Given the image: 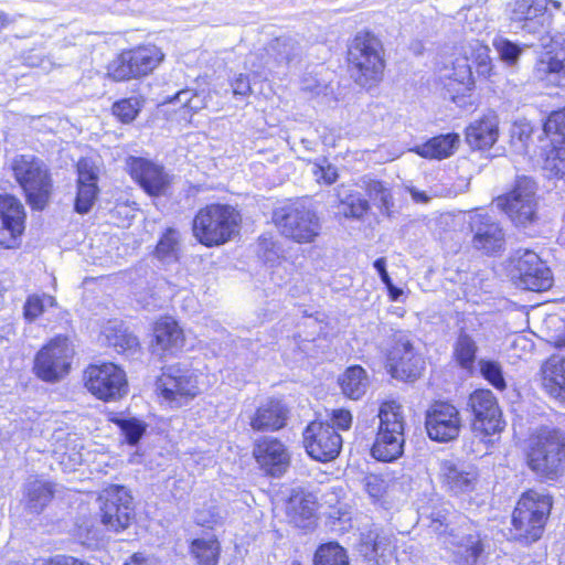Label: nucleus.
<instances>
[{
	"label": "nucleus",
	"mask_w": 565,
	"mask_h": 565,
	"mask_svg": "<svg viewBox=\"0 0 565 565\" xmlns=\"http://www.w3.org/2000/svg\"><path fill=\"white\" fill-rule=\"evenodd\" d=\"M384 50L379 38L370 32H359L353 39L348 61L355 83L363 87L377 84L384 73Z\"/></svg>",
	"instance_id": "f257e3e1"
},
{
	"label": "nucleus",
	"mask_w": 565,
	"mask_h": 565,
	"mask_svg": "<svg viewBox=\"0 0 565 565\" xmlns=\"http://www.w3.org/2000/svg\"><path fill=\"white\" fill-rule=\"evenodd\" d=\"M526 460L540 478L557 479L564 470L565 433L555 428L541 429L531 440Z\"/></svg>",
	"instance_id": "f03ea898"
},
{
	"label": "nucleus",
	"mask_w": 565,
	"mask_h": 565,
	"mask_svg": "<svg viewBox=\"0 0 565 565\" xmlns=\"http://www.w3.org/2000/svg\"><path fill=\"white\" fill-rule=\"evenodd\" d=\"M377 416L380 425L371 454L376 460L392 462L404 452L405 420L402 406L395 401L384 402Z\"/></svg>",
	"instance_id": "7ed1b4c3"
},
{
	"label": "nucleus",
	"mask_w": 565,
	"mask_h": 565,
	"mask_svg": "<svg viewBox=\"0 0 565 565\" xmlns=\"http://www.w3.org/2000/svg\"><path fill=\"white\" fill-rule=\"evenodd\" d=\"M551 509L552 498L548 494L535 490L523 493L512 515L514 539L526 543L537 541L543 534Z\"/></svg>",
	"instance_id": "20e7f679"
},
{
	"label": "nucleus",
	"mask_w": 565,
	"mask_h": 565,
	"mask_svg": "<svg viewBox=\"0 0 565 565\" xmlns=\"http://www.w3.org/2000/svg\"><path fill=\"white\" fill-rule=\"evenodd\" d=\"M238 212L223 204H211L201 209L193 220V234L205 246H217L230 241L237 232Z\"/></svg>",
	"instance_id": "39448f33"
},
{
	"label": "nucleus",
	"mask_w": 565,
	"mask_h": 565,
	"mask_svg": "<svg viewBox=\"0 0 565 565\" xmlns=\"http://www.w3.org/2000/svg\"><path fill=\"white\" fill-rule=\"evenodd\" d=\"M11 168L30 205L43 210L52 192V180L45 163L33 154H20L13 158Z\"/></svg>",
	"instance_id": "423d86ee"
},
{
	"label": "nucleus",
	"mask_w": 565,
	"mask_h": 565,
	"mask_svg": "<svg viewBox=\"0 0 565 565\" xmlns=\"http://www.w3.org/2000/svg\"><path fill=\"white\" fill-rule=\"evenodd\" d=\"M273 220L282 236L298 244L315 242L322 228L316 211L298 202L276 209Z\"/></svg>",
	"instance_id": "0eeeda50"
},
{
	"label": "nucleus",
	"mask_w": 565,
	"mask_h": 565,
	"mask_svg": "<svg viewBox=\"0 0 565 565\" xmlns=\"http://www.w3.org/2000/svg\"><path fill=\"white\" fill-rule=\"evenodd\" d=\"M164 58L156 45H142L125 51L111 61L107 74L116 82L138 78L150 74Z\"/></svg>",
	"instance_id": "6e6552de"
},
{
	"label": "nucleus",
	"mask_w": 565,
	"mask_h": 565,
	"mask_svg": "<svg viewBox=\"0 0 565 565\" xmlns=\"http://www.w3.org/2000/svg\"><path fill=\"white\" fill-rule=\"evenodd\" d=\"M74 353L70 340L66 337L57 335L36 353L34 373L42 381L58 382L68 374Z\"/></svg>",
	"instance_id": "1a4fd4ad"
},
{
	"label": "nucleus",
	"mask_w": 565,
	"mask_h": 565,
	"mask_svg": "<svg viewBox=\"0 0 565 565\" xmlns=\"http://www.w3.org/2000/svg\"><path fill=\"white\" fill-rule=\"evenodd\" d=\"M156 386L159 395L175 407L186 404L199 394L196 376L180 363L163 366Z\"/></svg>",
	"instance_id": "9d476101"
},
{
	"label": "nucleus",
	"mask_w": 565,
	"mask_h": 565,
	"mask_svg": "<svg viewBox=\"0 0 565 565\" xmlns=\"http://www.w3.org/2000/svg\"><path fill=\"white\" fill-rule=\"evenodd\" d=\"M511 221L518 226H526L536 220L537 200L535 182L529 177H519L513 189L497 199Z\"/></svg>",
	"instance_id": "9b49d317"
},
{
	"label": "nucleus",
	"mask_w": 565,
	"mask_h": 565,
	"mask_svg": "<svg viewBox=\"0 0 565 565\" xmlns=\"http://www.w3.org/2000/svg\"><path fill=\"white\" fill-rule=\"evenodd\" d=\"M85 387L97 398L116 401L127 393L124 370L114 363L92 364L84 372Z\"/></svg>",
	"instance_id": "f8f14e48"
},
{
	"label": "nucleus",
	"mask_w": 565,
	"mask_h": 565,
	"mask_svg": "<svg viewBox=\"0 0 565 565\" xmlns=\"http://www.w3.org/2000/svg\"><path fill=\"white\" fill-rule=\"evenodd\" d=\"M102 522L116 532L129 526L135 516L132 497L126 488L111 484L99 495Z\"/></svg>",
	"instance_id": "ddd939ff"
},
{
	"label": "nucleus",
	"mask_w": 565,
	"mask_h": 565,
	"mask_svg": "<svg viewBox=\"0 0 565 565\" xmlns=\"http://www.w3.org/2000/svg\"><path fill=\"white\" fill-rule=\"evenodd\" d=\"M461 427L460 413L455 405L436 401L427 408L425 428L431 440L438 443L455 440L459 436Z\"/></svg>",
	"instance_id": "4468645a"
},
{
	"label": "nucleus",
	"mask_w": 565,
	"mask_h": 565,
	"mask_svg": "<svg viewBox=\"0 0 565 565\" xmlns=\"http://www.w3.org/2000/svg\"><path fill=\"white\" fill-rule=\"evenodd\" d=\"M387 366L395 379L413 381L420 375L424 361L407 334L403 332L394 334V344L387 356Z\"/></svg>",
	"instance_id": "2eb2a0df"
},
{
	"label": "nucleus",
	"mask_w": 565,
	"mask_h": 565,
	"mask_svg": "<svg viewBox=\"0 0 565 565\" xmlns=\"http://www.w3.org/2000/svg\"><path fill=\"white\" fill-rule=\"evenodd\" d=\"M469 230L471 246L483 255H497L503 250L505 235L500 223L492 216L483 213L469 215Z\"/></svg>",
	"instance_id": "dca6fc26"
},
{
	"label": "nucleus",
	"mask_w": 565,
	"mask_h": 565,
	"mask_svg": "<svg viewBox=\"0 0 565 565\" xmlns=\"http://www.w3.org/2000/svg\"><path fill=\"white\" fill-rule=\"evenodd\" d=\"M303 443L310 457L318 461L334 459L342 447V437L329 423L311 422L303 431Z\"/></svg>",
	"instance_id": "f3484780"
},
{
	"label": "nucleus",
	"mask_w": 565,
	"mask_h": 565,
	"mask_svg": "<svg viewBox=\"0 0 565 565\" xmlns=\"http://www.w3.org/2000/svg\"><path fill=\"white\" fill-rule=\"evenodd\" d=\"M532 76L544 87H565V41H553L537 57Z\"/></svg>",
	"instance_id": "a211bd4d"
},
{
	"label": "nucleus",
	"mask_w": 565,
	"mask_h": 565,
	"mask_svg": "<svg viewBox=\"0 0 565 565\" xmlns=\"http://www.w3.org/2000/svg\"><path fill=\"white\" fill-rule=\"evenodd\" d=\"M514 258V268L518 273L519 286L531 291H545L553 285L550 268L532 250L518 252Z\"/></svg>",
	"instance_id": "6ab92c4d"
},
{
	"label": "nucleus",
	"mask_w": 565,
	"mask_h": 565,
	"mask_svg": "<svg viewBox=\"0 0 565 565\" xmlns=\"http://www.w3.org/2000/svg\"><path fill=\"white\" fill-rule=\"evenodd\" d=\"M468 406L475 415V428L486 435H493L503 430L505 423L498 401L490 390L475 391L468 402Z\"/></svg>",
	"instance_id": "aec40b11"
},
{
	"label": "nucleus",
	"mask_w": 565,
	"mask_h": 565,
	"mask_svg": "<svg viewBox=\"0 0 565 565\" xmlns=\"http://www.w3.org/2000/svg\"><path fill=\"white\" fill-rule=\"evenodd\" d=\"M253 455L260 468L271 477L282 476L289 465L290 455L277 438L263 437L255 444Z\"/></svg>",
	"instance_id": "412c9836"
},
{
	"label": "nucleus",
	"mask_w": 565,
	"mask_h": 565,
	"mask_svg": "<svg viewBox=\"0 0 565 565\" xmlns=\"http://www.w3.org/2000/svg\"><path fill=\"white\" fill-rule=\"evenodd\" d=\"M129 173L150 195L158 196L167 192L171 183L164 169L142 158H130Z\"/></svg>",
	"instance_id": "4be33fe9"
},
{
	"label": "nucleus",
	"mask_w": 565,
	"mask_h": 565,
	"mask_svg": "<svg viewBox=\"0 0 565 565\" xmlns=\"http://www.w3.org/2000/svg\"><path fill=\"white\" fill-rule=\"evenodd\" d=\"M439 473L443 486L454 494L473 491L479 477L475 466L450 459L440 462Z\"/></svg>",
	"instance_id": "5701e85b"
},
{
	"label": "nucleus",
	"mask_w": 565,
	"mask_h": 565,
	"mask_svg": "<svg viewBox=\"0 0 565 565\" xmlns=\"http://www.w3.org/2000/svg\"><path fill=\"white\" fill-rule=\"evenodd\" d=\"M318 502L316 497L301 488L291 489L286 501V514L290 523L309 529L316 520Z\"/></svg>",
	"instance_id": "b1692460"
},
{
	"label": "nucleus",
	"mask_w": 565,
	"mask_h": 565,
	"mask_svg": "<svg viewBox=\"0 0 565 565\" xmlns=\"http://www.w3.org/2000/svg\"><path fill=\"white\" fill-rule=\"evenodd\" d=\"M545 9L543 0H512L507 4L505 13L511 25L534 33L536 20L544 14Z\"/></svg>",
	"instance_id": "393cba45"
},
{
	"label": "nucleus",
	"mask_w": 565,
	"mask_h": 565,
	"mask_svg": "<svg viewBox=\"0 0 565 565\" xmlns=\"http://www.w3.org/2000/svg\"><path fill=\"white\" fill-rule=\"evenodd\" d=\"M542 385L553 398L565 402V356L553 354L541 367Z\"/></svg>",
	"instance_id": "a878e982"
},
{
	"label": "nucleus",
	"mask_w": 565,
	"mask_h": 565,
	"mask_svg": "<svg viewBox=\"0 0 565 565\" xmlns=\"http://www.w3.org/2000/svg\"><path fill=\"white\" fill-rule=\"evenodd\" d=\"M287 408L280 402L270 399L260 405L250 417L249 425L254 430H278L286 425Z\"/></svg>",
	"instance_id": "bb28decb"
},
{
	"label": "nucleus",
	"mask_w": 565,
	"mask_h": 565,
	"mask_svg": "<svg viewBox=\"0 0 565 565\" xmlns=\"http://www.w3.org/2000/svg\"><path fill=\"white\" fill-rule=\"evenodd\" d=\"M498 136V119L493 114L471 122L466 132L467 142L476 149L490 148L497 141Z\"/></svg>",
	"instance_id": "cd10ccee"
},
{
	"label": "nucleus",
	"mask_w": 565,
	"mask_h": 565,
	"mask_svg": "<svg viewBox=\"0 0 565 565\" xmlns=\"http://www.w3.org/2000/svg\"><path fill=\"white\" fill-rule=\"evenodd\" d=\"M153 333L156 341L154 348L162 352L173 354L184 344L183 330L172 318L166 317L158 320L154 324Z\"/></svg>",
	"instance_id": "c85d7f7f"
},
{
	"label": "nucleus",
	"mask_w": 565,
	"mask_h": 565,
	"mask_svg": "<svg viewBox=\"0 0 565 565\" xmlns=\"http://www.w3.org/2000/svg\"><path fill=\"white\" fill-rule=\"evenodd\" d=\"M24 209L21 202L12 195H0L1 227L12 236L20 235L24 230Z\"/></svg>",
	"instance_id": "c756f323"
},
{
	"label": "nucleus",
	"mask_w": 565,
	"mask_h": 565,
	"mask_svg": "<svg viewBox=\"0 0 565 565\" xmlns=\"http://www.w3.org/2000/svg\"><path fill=\"white\" fill-rule=\"evenodd\" d=\"M444 543L449 547L457 548L456 553L461 554L467 561L476 563L483 551V546L479 534L476 531L463 532L461 530L451 529L444 539Z\"/></svg>",
	"instance_id": "7c9ffc66"
},
{
	"label": "nucleus",
	"mask_w": 565,
	"mask_h": 565,
	"mask_svg": "<svg viewBox=\"0 0 565 565\" xmlns=\"http://www.w3.org/2000/svg\"><path fill=\"white\" fill-rule=\"evenodd\" d=\"M53 487L50 482L30 478L24 484L23 499L25 502V509L31 513H40L47 505L53 498Z\"/></svg>",
	"instance_id": "2f4dec72"
},
{
	"label": "nucleus",
	"mask_w": 565,
	"mask_h": 565,
	"mask_svg": "<svg viewBox=\"0 0 565 565\" xmlns=\"http://www.w3.org/2000/svg\"><path fill=\"white\" fill-rule=\"evenodd\" d=\"M459 142L460 139L457 134L439 135L417 146L413 151L423 158L441 160L454 154Z\"/></svg>",
	"instance_id": "473e14b6"
},
{
	"label": "nucleus",
	"mask_w": 565,
	"mask_h": 565,
	"mask_svg": "<svg viewBox=\"0 0 565 565\" xmlns=\"http://www.w3.org/2000/svg\"><path fill=\"white\" fill-rule=\"evenodd\" d=\"M478 344L475 338L463 328H460L452 344V358L463 370H471L475 365Z\"/></svg>",
	"instance_id": "72a5a7b5"
},
{
	"label": "nucleus",
	"mask_w": 565,
	"mask_h": 565,
	"mask_svg": "<svg viewBox=\"0 0 565 565\" xmlns=\"http://www.w3.org/2000/svg\"><path fill=\"white\" fill-rule=\"evenodd\" d=\"M105 337L109 347L119 353H135L139 349L136 335L122 328L120 323H113L105 329Z\"/></svg>",
	"instance_id": "f704fd0d"
},
{
	"label": "nucleus",
	"mask_w": 565,
	"mask_h": 565,
	"mask_svg": "<svg viewBox=\"0 0 565 565\" xmlns=\"http://www.w3.org/2000/svg\"><path fill=\"white\" fill-rule=\"evenodd\" d=\"M340 385L343 394L349 398H361L367 387L365 371L361 366L349 367L340 377Z\"/></svg>",
	"instance_id": "c9c22d12"
},
{
	"label": "nucleus",
	"mask_w": 565,
	"mask_h": 565,
	"mask_svg": "<svg viewBox=\"0 0 565 565\" xmlns=\"http://www.w3.org/2000/svg\"><path fill=\"white\" fill-rule=\"evenodd\" d=\"M190 550L199 565H216L218 562L220 543L214 537L195 539Z\"/></svg>",
	"instance_id": "e433bc0d"
},
{
	"label": "nucleus",
	"mask_w": 565,
	"mask_h": 565,
	"mask_svg": "<svg viewBox=\"0 0 565 565\" xmlns=\"http://www.w3.org/2000/svg\"><path fill=\"white\" fill-rule=\"evenodd\" d=\"M449 82L447 84L449 89L456 90L457 93L465 94L471 90L475 81L471 72V66L467 58L457 60L454 65L451 74L448 76Z\"/></svg>",
	"instance_id": "4c0bfd02"
},
{
	"label": "nucleus",
	"mask_w": 565,
	"mask_h": 565,
	"mask_svg": "<svg viewBox=\"0 0 565 565\" xmlns=\"http://www.w3.org/2000/svg\"><path fill=\"white\" fill-rule=\"evenodd\" d=\"M313 565H350L345 550L338 543H327L318 547Z\"/></svg>",
	"instance_id": "58836bf2"
},
{
	"label": "nucleus",
	"mask_w": 565,
	"mask_h": 565,
	"mask_svg": "<svg viewBox=\"0 0 565 565\" xmlns=\"http://www.w3.org/2000/svg\"><path fill=\"white\" fill-rule=\"evenodd\" d=\"M54 306H56L55 298L50 295H31L26 298L23 306L24 319L29 322H33L44 312L46 307Z\"/></svg>",
	"instance_id": "ea45409f"
},
{
	"label": "nucleus",
	"mask_w": 565,
	"mask_h": 565,
	"mask_svg": "<svg viewBox=\"0 0 565 565\" xmlns=\"http://www.w3.org/2000/svg\"><path fill=\"white\" fill-rule=\"evenodd\" d=\"M492 45L498 52L501 61L508 66H515L523 52V49L519 44L501 35H497L492 40Z\"/></svg>",
	"instance_id": "a19ab883"
},
{
	"label": "nucleus",
	"mask_w": 565,
	"mask_h": 565,
	"mask_svg": "<svg viewBox=\"0 0 565 565\" xmlns=\"http://www.w3.org/2000/svg\"><path fill=\"white\" fill-rule=\"evenodd\" d=\"M359 185L372 200L380 201L382 207L388 212L392 206V196L390 190L383 182L364 177L361 179Z\"/></svg>",
	"instance_id": "79ce46f5"
},
{
	"label": "nucleus",
	"mask_w": 565,
	"mask_h": 565,
	"mask_svg": "<svg viewBox=\"0 0 565 565\" xmlns=\"http://www.w3.org/2000/svg\"><path fill=\"white\" fill-rule=\"evenodd\" d=\"M543 169L550 177L565 180V148L553 147L545 157Z\"/></svg>",
	"instance_id": "37998d69"
},
{
	"label": "nucleus",
	"mask_w": 565,
	"mask_h": 565,
	"mask_svg": "<svg viewBox=\"0 0 565 565\" xmlns=\"http://www.w3.org/2000/svg\"><path fill=\"white\" fill-rule=\"evenodd\" d=\"M472 57L480 76L489 78L493 74V63L490 56V49L487 45L476 41L472 44Z\"/></svg>",
	"instance_id": "c03bdc74"
},
{
	"label": "nucleus",
	"mask_w": 565,
	"mask_h": 565,
	"mask_svg": "<svg viewBox=\"0 0 565 565\" xmlns=\"http://www.w3.org/2000/svg\"><path fill=\"white\" fill-rule=\"evenodd\" d=\"M141 108V100L138 97L124 98L113 105V114L125 124L131 122Z\"/></svg>",
	"instance_id": "a18cd8bd"
},
{
	"label": "nucleus",
	"mask_w": 565,
	"mask_h": 565,
	"mask_svg": "<svg viewBox=\"0 0 565 565\" xmlns=\"http://www.w3.org/2000/svg\"><path fill=\"white\" fill-rule=\"evenodd\" d=\"M479 369L481 375L497 390H505L507 383L503 377L502 366L499 362L491 360H480Z\"/></svg>",
	"instance_id": "49530a36"
},
{
	"label": "nucleus",
	"mask_w": 565,
	"mask_h": 565,
	"mask_svg": "<svg viewBox=\"0 0 565 565\" xmlns=\"http://www.w3.org/2000/svg\"><path fill=\"white\" fill-rule=\"evenodd\" d=\"M178 245L179 233L175 230L169 228L160 238L156 254L161 260L169 262L175 258Z\"/></svg>",
	"instance_id": "de8ad7c7"
},
{
	"label": "nucleus",
	"mask_w": 565,
	"mask_h": 565,
	"mask_svg": "<svg viewBox=\"0 0 565 565\" xmlns=\"http://www.w3.org/2000/svg\"><path fill=\"white\" fill-rule=\"evenodd\" d=\"M345 217L361 218L369 211V202L359 193H350L341 200Z\"/></svg>",
	"instance_id": "09e8293b"
},
{
	"label": "nucleus",
	"mask_w": 565,
	"mask_h": 565,
	"mask_svg": "<svg viewBox=\"0 0 565 565\" xmlns=\"http://www.w3.org/2000/svg\"><path fill=\"white\" fill-rule=\"evenodd\" d=\"M98 194V186L95 183L77 185L75 211L81 214L89 212Z\"/></svg>",
	"instance_id": "8fccbe9b"
},
{
	"label": "nucleus",
	"mask_w": 565,
	"mask_h": 565,
	"mask_svg": "<svg viewBox=\"0 0 565 565\" xmlns=\"http://www.w3.org/2000/svg\"><path fill=\"white\" fill-rule=\"evenodd\" d=\"M273 49L278 53L277 63L279 65H288L299 54L298 44L291 39H278L276 40Z\"/></svg>",
	"instance_id": "3c124183"
},
{
	"label": "nucleus",
	"mask_w": 565,
	"mask_h": 565,
	"mask_svg": "<svg viewBox=\"0 0 565 565\" xmlns=\"http://www.w3.org/2000/svg\"><path fill=\"white\" fill-rule=\"evenodd\" d=\"M544 132L547 136H557L559 138L553 139L554 142H561L565 139V107L548 116L544 124Z\"/></svg>",
	"instance_id": "603ef678"
},
{
	"label": "nucleus",
	"mask_w": 565,
	"mask_h": 565,
	"mask_svg": "<svg viewBox=\"0 0 565 565\" xmlns=\"http://www.w3.org/2000/svg\"><path fill=\"white\" fill-rule=\"evenodd\" d=\"M312 174L319 183L333 184L338 180V170L326 158L312 163Z\"/></svg>",
	"instance_id": "864d4df0"
},
{
	"label": "nucleus",
	"mask_w": 565,
	"mask_h": 565,
	"mask_svg": "<svg viewBox=\"0 0 565 565\" xmlns=\"http://www.w3.org/2000/svg\"><path fill=\"white\" fill-rule=\"evenodd\" d=\"M122 435L130 445H136L146 430V426L136 418L117 420Z\"/></svg>",
	"instance_id": "5fc2aeb1"
},
{
	"label": "nucleus",
	"mask_w": 565,
	"mask_h": 565,
	"mask_svg": "<svg viewBox=\"0 0 565 565\" xmlns=\"http://www.w3.org/2000/svg\"><path fill=\"white\" fill-rule=\"evenodd\" d=\"M77 185H84L87 183L97 184L99 169L93 160L84 158L77 162Z\"/></svg>",
	"instance_id": "6e6d98bb"
},
{
	"label": "nucleus",
	"mask_w": 565,
	"mask_h": 565,
	"mask_svg": "<svg viewBox=\"0 0 565 565\" xmlns=\"http://www.w3.org/2000/svg\"><path fill=\"white\" fill-rule=\"evenodd\" d=\"M449 511L446 508H440L431 511L429 514V529L438 534L443 540L448 535L447 529L449 526L448 523Z\"/></svg>",
	"instance_id": "4d7b16f0"
},
{
	"label": "nucleus",
	"mask_w": 565,
	"mask_h": 565,
	"mask_svg": "<svg viewBox=\"0 0 565 565\" xmlns=\"http://www.w3.org/2000/svg\"><path fill=\"white\" fill-rule=\"evenodd\" d=\"M363 484L369 495L375 500L381 499L387 488L386 481L377 475H367L363 479Z\"/></svg>",
	"instance_id": "13d9d810"
},
{
	"label": "nucleus",
	"mask_w": 565,
	"mask_h": 565,
	"mask_svg": "<svg viewBox=\"0 0 565 565\" xmlns=\"http://www.w3.org/2000/svg\"><path fill=\"white\" fill-rule=\"evenodd\" d=\"M24 61L29 66L40 67L44 72H50L56 66L50 56L41 55L36 51H30ZM57 66H61V64H57Z\"/></svg>",
	"instance_id": "bf43d9fd"
},
{
	"label": "nucleus",
	"mask_w": 565,
	"mask_h": 565,
	"mask_svg": "<svg viewBox=\"0 0 565 565\" xmlns=\"http://www.w3.org/2000/svg\"><path fill=\"white\" fill-rule=\"evenodd\" d=\"M352 414L350 411L344 408L333 409L331 413L332 426L340 430H348L352 425Z\"/></svg>",
	"instance_id": "052dcab7"
},
{
	"label": "nucleus",
	"mask_w": 565,
	"mask_h": 565,
	"mask_svg": "<svg viewBox=\"0 0 565 565\" xmlns=\"http://www.w3.org/2000/svg\"><path fill=\"white\" fill-rule=\"evenodd\" d=\"M234 95L248 96L252 93V87L248 76L238 74L232 82Z\"/></svg>",
	"instance_id": "680f3d73"
},
{
	"label": "nucleus",
	"mask_w": 565,
	"mask_h": 565,
	"mask_svg": "<svg viewBox=\"0 0 565 565\" xmlns=\"http://www.w3.org/2000/svg\"><path fill=\"white\" fill-rule=\"evenodd\" d=\"M370 542H366V545H372V554L373 556H384L385 552L388 550L390 540L385 536H381L376 534L374 537L369 536Z\"/></svg>",
	"instance_id": "e2e57ef3"
},
{
	"label": "nucleus",
	"mask_w": 565,
	"mask_h": 565,
	"mask_svg": "<svg viewBox=\"0 0 565 565\" xmlns=\"http://www.w3.org/2000/svg\"><path fill=\"white\" fill-rule=\"evenodd\" d=\"M193 90L183 89L178 92L173 97L166 99V103H179L181 107L188 108L192 100Z\"/></svg>",
	"instance_id": "0e129e2a"
},
{
	"label": "nucleus",
	"mask_w": 565,
	"mask_h": 565,
	"mask_svg": "<svg viewBox=\"0 0 565 565\" xmlns=\"http://www.w3.org/2000/svg\"><path fill=\"white\" fill-rule=\"evenodd\" d=\"M302 89L315 95H320L324 93V90L327 89V85H323L313 78L306 77L302 81Z\"/></svg>",
	"instance_id": "69168bd1"
},
{
	"label": "nucleus",
	"mask_w": 565,
	"mask_h": 565,
	"mask_svg": "<svg viewBox=\"0 0 565 565\" xmlns=\"http://www.w3.org/2000/svg\"><path fill=\"white\" fill-rule=\"evenodd\" d=\"M374 268L377 270V273L380 274L381 276V279L382 281L385 284V285H391V277L388 276V273L386 271V260L385 258L381 257V258H377L375 262H374Z\"/></svg>",
	"instance_id": "338daca9"
},
{
	"label": "nucleus",
	"mask_w": 565,
	"mask_h": 565,
	"mask_svg": "<svg viewBox=\"0 0 565 565\" xmlns=\"http://www.w3.org/2000/svg\"><path fill=\"white\" fill-rule=\"evenodd\" d=\"M407 191L416 203L426 204L430 201V196L425 191H420L415 186H408Z\"/></svg>",
	"instance_id": "774afa93"
}]
</instances>
